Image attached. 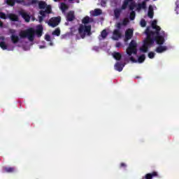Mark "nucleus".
Wrapping results in <instances>:
<instances>
[{
  "label": "nucleus",
  "instance_id": "27",
  "mask_svg": "<svg viewBox=\"0 0 179 179\" xmlns=\"http://www.w3.org/2000/svg\"><path fill=\"white\" fill-rule=\"evenodd\" d=\"M68 6L65 3H61L60 4V9L62 10V12H65V10H67Z\"/></svg>",
  "mask_w": 179,
  "mask_h": 179
},
{
  "label": "nucleus",
  "instance_id": "14",
  "mask_svg": "<svg viewBox=\"0 0 179 179\" xmlns=\"http://www.w3.org/2000/svg\"><path fill=\"white\" fill-rule=\"evenodd\" d=\"M124 10L122 8H115L113 11L114 13V17L116 20H118L120 19V17L121 16V13Z\"/></svg>",
  "mask_w": 179,
  "mask_h": 179
},
{
  "label": "nucleus",
  "instance_id": "35",
  "mask_svg": "<svg viewBox=\"0 0 179 179\" xmlns=\"http://www.w3.org/2000/svg\"><path fill=\"white\" fill-rule=\"evenodd\" d=\"M129 23V20H128V18H124L122 22V26H127V24H128Z\"/></svg>",
  "mask_w": 179,
  "mask_h": 179
},
{
  "label": "nucleus",
  "instance_id": "20",
  "mask_svg": "<svg viewBox=\"0 0 179 179\" xmlns=\"http://www.w3.org/2000/svg\"><path fill=\"white\" fill-rule=\"evenodd\" d=\"M43 25H38L35 32L38 37H41V36H43Z\"/></svg>",
  "mask_w": 179,
  "mask_h": 179
},
{
  "label": "nucleus",
  "instance_id": "51",
  "mask_svg": "<svg viewBox=\"0 0 179 179\" xmlns=\"http://www.w3.org/2000/svg\"><path fill=\"white\" fill-rule=\"evenodd\" d=\"M55 1V2H57L58 0H54Z\"/></svg>",
  "mask_w": 179,
  "mask_h": 179
},
{
  "label": "nucleus",
  "instance_id": "48",
  "mask_svg": "<svg viewBox=\"0 0 179 179\" xmlns=\"http://www.w3.org/2000/svg\"><path fill=\"white\" fill-rule=\"evenodd\" d=\"M40 48H45V46H40Z\"/></svg>",
  "mask_w": 179,
  "mask_h": 179
},
{
  "label": "nucleus",
  "instance_id": "24",
  "mask_svg": "<svg viewBox=\"0 0 179 179\" xmlns=\"http://www.w3.org/2000/svg\"><path fill=\"white\" fill-rule=\"evenodd\" d=\"M11 41L13 43V44H17V43H19V36L17 35L12 34L10 36Z\"/></svg>",
  "mask_w": 179,
  "mask_h": 179
},
{
  "label": "nucleus",
  "instance_id": "32",
  "mask_svg": "<svg viewBox=\"0 0 179 179\" xmlns=\"http://www.w3.org/2000/svg\"><path fill=\"white\" fill-rule=\"evenodd\" d=\"M131 12L130 13V20H135V16H136V13L134 11V10H130Z\"/></svg>",
  "mask_w": 179,
  "mask_h": 179
},
{
  "label": "nucleus",
  "instance_id": "17",
  "mask_svg": "<svg viewBox=\"0 0 179 179\" xmlns=\"http://www.w3.org/2000/svg\"><path fill=\"white\" fill-rule=\"evenodd\" d=\"M8 19L11 20V22H19V17L14 13H10L7 15Z\"/></svg>",
  "mask_w": 179,
  "mask_h": 179
},
{
  "label": "nucleus",
  "instance_id": "7",
  "mask_svg": "<svg viewBox=\"0 0 179 179\" xmlns=\"http://www.w3.org/2000/svg\"><path fill=\"white\" fill-rule=\"evenodd\" d=\"M61 22V17H54L50 19L48 22L49 26L51 27H57Z\"/></svg>",
  "mask_w": 179,
  "mask_h": 179
},
{
  "label": "nucleus",
  "instance_id": "34",
  "mask_svg": "<svg viewBox=\"0 0 179 179\" xmlns=\"http://www.w3.org/2000/svg\"><path fill=\"white\" fill-rule=\"evenodd\" d=\"M7 3L10 6H14L15 3H16V0H7Z\"/></svg>",
  "mask_w": 179,
  "mask_h": 179
},
{
  "label": "nucleus",
  "instance_id": "49",
  "mask_svg": "<svg viewBox=\"0 0 179 179\" xmlns=\"http://www.w3.org/2000/svg\"><path fill=\"white\" fill-rule=\"evenodd\" d=\"M50 45H52V42H50Z\"/></svg>",
  "mask_w": 179,
  "mask_h": 179
},
{
  "label": "nucleus",
  "instance_id": "23",
  "mask_svg": "<svg viewBox=\"0 0 179 179\" xmlns=\"http://www.w3.org/2000/svg\"><path fill=\"white\" fill-rule=\"evenodd\" d=\"M157 176H158L157 172L154 171L151 173H147L145 176V179H152L153 178V177H157Z\"/></svg>",
  "mask_w": 179,
  "mask_h": 179
},
{
  "label": "nucleus",
  "instance_id": "21",
  "mask_svg": "<svg viewBox=\"0 0 179 179\" xmlns=\"http://www.w3.org/2000/svg\"><path fill=\"white\" fill-rule=\"evenodd\" d=\"M148 17L150 19H153V16H155V12L153 11V6L152 5L148 7Z\"/></svg>",
  "mask_w": 179,
  "mask_h": 179
},
{
  "label": "nucleus",
  "instance_id": "19",
  "mask_svg": "<svg viewBox=\"0 0 179 179\" xmlns=\"http://www.w3.org/2000/svg\"><path fill=\"white\" fill-rule=\"evenodd\" d=\"M3 171H5V173H12L16 171V169L13 166H10V167L5 166L3 167Z\"/></svg>",
  "mask_w": 179,
  "mask_h": 179
},
{
  "label": "nucleus",
  "instance_id": "38",
  "mask_svg": "<svg viewBox=\"0 0 179 179\" xmlns=\"http://www.w3.org/2000/svg\"><path fill=\"white\" fill-rule=\"evenodd\" d=\"M140 24L141 26V27H146V21L145 20H141Z\"/></svg>",
  "mask_w": 179,
  "mask_h": 179
},
{
  "label": "nucleus",
  "instance_id": "1",
  "mask_svg": "<svg viewBox=\"0 0 179 179\" xmlns=\"http://www.w3.org/2000/svg\"><path fill=\"white\" fill-rule=\"evenodd\" d=\"M94 20L89 16L85 17L82 20V23L78 27V34H80L81 38H85L86 36H92V25L89 23H93Z\"/></svg>",
  "mask_w": 179,
  "mask_h": 179
},
{
  "label": "nucleus",
  "instance_id": "36",
  "mask_svg": "<svg viewBox=\"0 0 179 179\" xmlns=\"http://www.w3.org/2000/svg\"><path fill=\"white\" fill-rule=\"evenodd\" d=\"M115 27L117 28L115 30H121V27H122V23L121 22H117L115 24Z\"/></svg>",
  "mask_w": 179,
  "mask_h": 179
},
{
  "label": "nucleus",
  "instance_id": "4",
  "mask_svg": "<svg viewBox=\"0 0 179 179\" xmlns=\"http://www.w3.org/2000/svg\"><path fill=\"white\" fill-rule=\"evenodd\" d=\"M153 37L150 36V35H147V38L145 39L143 45L141 48H140V51L141 52H147L149 50V47H152L153 45Z\"/></svg>",
  "mask_w": 179,
  "mask_h": 179
},
{
  "label": "nucleus",
  "instance_id": "16",
  "mask_svg": "<svg viewBox=\"0 0 179 179\" xmlns=\"http://www.w3.org/2000/svg\"><path fill=\"white\" fill-rule=\"evenodd\" d=\"M127 54L129 55V57H131L132 54L136 55V54H138V50L136 48L128 47L127 49Z\"/></svg>",
  "mask_w": 179,
  "mask_h": 179
},
{
  "label": "nucleus",
  "instance_id": "55",
  "mask_svg": "<svg viewBox=\"0 0 179 179\" xmlns=\"http://www.w3.org/2000/svg\"><path fill=\"white\" fill-rule=\"evenodd\" d=\"M154 1H156V0H154Z\"/></svg>",
  "mask_w": 179,
  "mask_h": 179
},
{
  "label": "nucleus",
  "instance_id": "47",
  "mask_svg": "<svg viewBox=\"0 0 179 179\" xmlns=\"http://www.w3.org/2000/svg\"><path fill=\"white\" fill-rule=\"evenodd\" d=\"M32 3H36V0H32Z\"/></svg>",
  "mask_w": 179,
  "mask_h": 179
},
{
  "label": "nucleus",
  "instance_id": "8",
  "mask_svg": "<svg viewBox=\"0 0 179 179\" xmlns=\"http://www.w3.org/2000/svg\"><path fill=\"white\" fill-rule=\"evenodd\" d=\"M120 38H122V33L120 29H114L113 32L112 40L118 41Z\"/></svg>",
  "mask_w": 179,
  "mask_h": 179
},
{
  "label": "nucleus",
  "instance_id": "50",
  "mask_svg": "<svg viewBox=\"0 0 179 179\" xmlns=\"http://www.w3.org/2000/svg\"><path fill=\"white\" fill-rule=\"evenodd\" d=\"M69 2H72V1H73V0H69Z\"/></svg>",
  "mask_w": 179,
  "mask_h": 179
},
{
  "label": "nucleus",
  "instance_id": "25",
  "mask_svg": "<svg viewBox=\"0 0 179 179\" xmlns=\"http://www.w3.org/2000/svg\"><path fill=\"white\" fill-rule=\"evenodd\" d=\"M103 12L101 11V9L100 8H96L94 10V13H92V16H100Z\"/></svg>",
  "mask_w": 179,
  "mask_h": 179
},
{
  "label": "nucleus",
  "instance_id": "42",
  "mask_svg": "<svg viewBox=\"0 0 179 179\" xmlns=\"http://www.w3.org/2000/svg\"><path fill=\"white\" fill-rule=\"evenodd\" d=\"M25 0H15L16 3H22L24 2Z\"/></svg>",
  "mask_w": 179,
  "mask_h": 179
},
{
  "label": "nucleus",
  "instance_id": "11",
  "mask_svg": "<svg viewBox=\"0 0 179 179\" xmlns=\"http://www.w3.org/2000/svg\"><path fill=\"white\" fill-rule=\"evenodd\" d=\"M132 36H134V31L132 29H129L125 32V38L124 41H128V40H131L132 38Z\"/></svg>",
  "mask_w": 179,
  "mask_h": 179
},
{
  "label": "nucleus",
  "instance_id": "15",
  "mask_svg": "<svg viewBox=\"0 0 179 179\" xmlns=\"http://www.w3.org/2000/svg\"><path fill=\"white\" fill-rule=\"evenodd\" d=\"M67 22H73L75 20V13L73 11H69L66 15Z\"/></svg>",
  "mask_w": 179,
  "mask_h": 179
},
{
  "label": "nucleus",
  "instance_id": "3",
  "mask_svg": "<svg viewBox=\"0 0 179 179\" xmlns=\"http://www.w3.org/2000/svg\"><path fill=\"white\" fill-rule=\"evenodd\" d=\"M34 34H36V31L33 28H30L25 31H22L20 33V37L21 38H28L30 41H34Z\"/></svg>",
  "mask_w": 179,
  "mask_h": 179
},
{
  "label": "nucleus",
  "instance_id": "9",
  "mask_svg": "<svg viewBox=\"0 0 179 179\" xmlns=\"http://www.w3.org/2000/svg\"><path fill=\"white\" fill-rule=\"evenodd\" d=\"M19 15L22 16V19L27 22L29 23L30 22V15L26 13L24 10H22L19 11Z\"/></svg>",
  "mask_w": 179,
  "mask_h": 179
},
{
  "label": "nucleus",
  "instance_id": "44",
  "mask_svg": "<svg viewBox=\"0 0 179 179\" xmlns=\"http://www.w3.org/2000/svg\"><path fill=\"white\" fill-rule=\"evenodd\" d=\"M120 167L121 168H122V167L125 168V167H127V164L125 163L122 162V163L120 164Z\"/></svg>",
  "mask_w": 179,
  "mask_h": 179
},
{
  "label": "nucleus",
  "instance_id": "53",
  "mask_svg": "<svg viewBox=\"0 0 179 179\" xmlns=\"http://www.w3.org/2000/svg\"><path fill=\"white\" fill-rule=\"evenodd\" d=\"M139 77H136V79H138Z\"/></svg>",
  "mask_w": 179,
  "mask_h": 179
},
{
  "label": "nucleus",
  "instance_id": "33",
  "mask_svg": "<svg viewBox=\"0 0 179 179\" xmlns=\"http://www.w3.org/2000/svg\"><path fill=\"white\" fill-rule=\"evenodd\" d=\"M0 47L3 50H8V45H6V43H5V42H3V41H1L0 43Z\"/></svg>",
  "mask_w": 179,
  "mask_h": 179
},
{
  "label": "nucleus",
  "instance_id": "39",
  "mask_svg": "<svg viewBox=\"0 0 179 179\" xmlns=\"http://www.w3.org/2000/svg\"><path fill=\"white\" fill-rule=\"evenodd\" d=\"M148 57L150 59H153V58H155V52H150L148 53Z\"/></svg>",
  "mask_w": 179,
  "mask_h": 179
},
{
  "label": "nucleus",
  "instance_id": "30",
  "mask_svg": "<svg viewBox=\"0 0 179 179\" xmlns=\"http://www.w3.org/2000/svg\"><path fill=\"white\" fill-rule=\"evenodd\" d=\"M52 34L53 36H57V37L61 35V29L58 28L56 29L55 31H52Z\"/></svg>",
  "mask_w": 179,
  "mask_h": 179
},
{
  "label": "nucleus",
  "instance_id": "40",
  "mask_svg": "<svg viewBox=\"0 0 179 179\" xmlns=\"http://www.w3.org/2000/svg\"><path fill=\"white\" fill-rule=\"evenodd\" d=\"M45 40H46V41H51V36L49 34H46L45 36Z\"/></svg>",
  "mask_w": 179,
  "mask_h": 179
},
{
  "label": "nucleus",
  "instance_id": "2",
  "mask_svg": "<svg viewBox=\"0 0 179 179\" xmlns=\"http://www.w3.org/2000/svg\"><path fill=\"white\" fill-rule=\"evenodd\" d=\"M152 29H154L155 30H156V31H150V28H149V27H147V29H145V34L146 36H150V37H155V36H156V34H159V31H160V30H162V28H160L159 26H157V20H154L152 22L151 24Z\"/></svg>",
  "mask_w": 179,
  "mask_h": 179
},
{
  "label": "nucleus",
  "instance_id": "13",
  "mask_svg": "<svg viewBox=\"0 0 179 179\" xmlns=\"http://www.w3.org/2000/svg\"><path fill=\"white\" fill-rule=\"evenodd\" d=\"M45 10H41L40 11V15L41 16H45V15H50L51 13V6L48 5L46 6Z\"/></svg>",
  "mask_w": 179,
  "mask_h": 179
},
{
  "label": "nucleus",
  "instance_id": "41",
  "mask_svg": "<svg viewBox=\"0 0 179 179\" xmlns=\"http://www.w3.org/2000/svg\"><path fill=\"white\" fill-rule=\"evenodd\" d=\"M45 17V16H43V15L39 16L38 17V22H39V23H41L44 20Z\"/></svg>",
  "mask_w": 179,
  "mask_h": 179
},
{
  "label": "nucleus",
  "instance_id": "6",
  "mask_svg": "<svg viewBox=\"0 0 179 179\" xmlns=\"http://www.w3.org/2000/svg\"><path fill=\"white\" fill-rule=\"evenodd\" d=\"M153 38V43L156 41L157 44L159 45H163L164 44V32H163V35L160 36V31H158V34H155Z\"/></svg>",
  "mask_w": 179,
  "mask_h": 179
},
{
  "label": "nucleus",
  "instance_id": "52",
  "mask_svg": "<svg viewBox=\"0 0 179 179\" xmlns=\"http://www.w3.org/2000/svg\"><path fill=\"white\" fill-rule=\"evenodd\" d=\"M144 1H145V2H148V1H149V0H144Z\"/></svg>",
  "mask_w": 179,
  "mask_h": 179
},
{
  "label": "nucleus",
  "instance_id": "43",
  "mask_svg": "<svg viewBox=\"0 0 179 179\" xmlns=\"http://www.w3.org/2000/svg\"><path fill=\"white\" fill-rule=\"evenodd\" d=\"M115 47H116L117 48H120V47H121V43L117 42V43H116V45H115Z\"/></svg>",
  "mask_w": 179,
  "mask_h": 179
},
{
  "label": "nucleus",
  "instance_id": "22",
  "mask_svg": "<svg viewBox=\"0 0 179 179\" xmlns=\"http://www.w3.org/2000/svg\"><path fill=\"white\" fill-rule=\"evenodd\" d=\"M136 8H137V10H141V9H146V1H143L142 3H138Z\"/></svg>",
  "mask_w": 179,
  "mask_h": 179
},
{
  "label": "nucleus",
  "instance_id": "28",
  "mask_svg": "<svg viewBox=\"0 0 179 179\" xmlns=\"http://www.w3.org/2000/svg\"><path fill=\"white\" fill-rule=\"evenodd\" d=\"M39 9H45L47 7V3H45V1H40L38 3Z\"/></svg>",
  "mask_w": 179,
  "mask_h": 179
},
{
  "label": "nucleus",
  "instance_id": "37",
  "mask_svg": "<svg viewBox=\"0 0 179 179\" xmlns=\"http://www.w3.org/2000/svg\"><path fill=\"white\" fill-rule=\"evenodd\" d=\"M0 18L3 19L4 20H6V14H5V13L0 12Z\"/></svg>",
  "mask_w": 179,
  "mask_h": 179
},
{
  "label": "nucleus",
  "instance_id": "45",
  "mask_svg": "<svg viewBox=\"0 0 179 179\" xmlns=\"http://www.w3.org/2000/svg\"><path fill=\"white\" fill-rule=\"evenodd\" d=\"M101 6H106V1H101Z\"/></svg>",
  "mask_w": 179,
  "mask_h": 179
},
{
  "label": "nucleus",
  "instance_id": "12",
  "mask_svg": "<svg viewBox=\"0 0 179 179\" xmlns=\"http://www.w3.org/2000/svg\"><path fill=\"white\" fill-rule=\"evenodd\" d=\"M124 66H125V63L121 64V62H117L115 64V69L116 71H118V72H122V70L124 69Z\"/></svg>",
  "mask_w": 179,
  "mask_h": 179
},
{
  "label": "nucleus",
  "instance_id": "10",
  "mask_svg": "<svg viewBox=\"0 0 179 179\" xmlns=\"http://www.w3.org/2000/svg\"><path fill=\"white\" fill-rule=\"evenodd\" d=\"M145 59H146L145 55H140L138 58V60L135 59L134 57H130V61L134 63L139 62V64H142L143 62H145Z\"/></svg>",
  "mask_w": 179,
  "mask_h": 179
},
{
  "label": "nucleus",
  "instance_id": "5",
  "mask_svg": "<svg viewBox=\"0 0 179 179\" xmlns=\"http://www.w3.org/2000/svg\"><path fill=\"white\" fill-rule=\"evenodd\" d=\"M129 10H134L136 8V3L134 0H124L122 5V9L124 10L128 8Z\"/></svg>",
  "mask_w": 179,
  "mask_h": 179
},
{
  "label": "nucleus",
  "instance_id": "31",
  "mask_svg": "<svg viewBox=\"0 0 179 179\" xmlns=\"http://www.w3.org/2000/svg\"><path fill=\"white\" fill-rule=\"evenodd\" d=\"M108 36V33H107V30L103 29L101 33V37H102V38H106L107 36Z\"/></svg>",
  "mask_w": 179,
  "mask_h": 179
},
{
  "label": "nucleus",
  "instance_id": "18",
  "mask_svg": "<svg viewBox=\"0 0 179 179\" xmlns=\"http://www.w3.org/2000/svg\"><path fill=\"white\" fill-rule=\"evenodd\" d=\"M155 51L158 54H162V52H164V51H167V46H163L160 45L156 48Z\"/></svg>",
  "mask_w": 179,
  "mask_h": 179
},
{
  "label": "nucleus",
  "instance_id": "29",
  "mask_svg": "<svg viewBox=\"0 0 179 179\" xmlns=\"http://www.w3.org/2000/svg\"><path fill=\"white\" fill-rule=\"evenodd\" d=\"M136 47H138V45L136 44V42L134 40H132L129 45V48H136Z\"/></svg>",
  "mask_w": 179,
  "mask_h": 179
},
{
  "label": "nucleus",
  "instance_id": "54",
  "mask_svg": "<svg viewBox=\"0 0 179 179\" xmlns=\"http://www.w3.org/2000/svg\"><path fill=\"white\" fill-rule=\"evenodd\" d=\"M66 24L68 25V23L66 22Z\"/></svg>",
  "mask_w": 179,
  "mask_h": 179
},
{
  "label": "nucleus",
  "instance_id": "26",
  "mask_svg": "<svg viewBox=\"0 0 179 179\" xmlns=\"http://www.w3.org/2000/svg\"><path fill=\"white\" fill-rule=\"evenodd\" d=\"M113 58L116 59V61H120L121 58H122V55L120 52H115L113 53Z\"/></svg>",
  "mask_w": 179,
  "mask_h": 179
},
{
  "label": "nucleus",
  "instance_id": "46",
  "mask_svg": "<svg viewBox=\"0 0 179 179\" xmlns=\"http://www.w3.org/2000/svg\"><path fill=\"white\" fill-rule=\"evenodd\" d=\"M0 27H3V22L0 20Z\"/></svg>",
  "mask_w": 179,
  "mask_h": 179
}]
</instances>
